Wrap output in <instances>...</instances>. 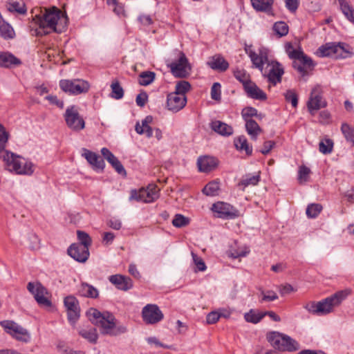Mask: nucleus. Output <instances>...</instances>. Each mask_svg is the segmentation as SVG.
I'll return each mask as SVG.
<instances>
[{"mask_svg": "<svg viewBox=\"0 0 354 354\" xmlns=\"http://www.w3.org/2000/svg\"><path fill=\"white\" fill-rule=\"evenodd\" d=\"M82 156L86 159L88 162L92 166L93 169L98 171H102L104 168V161L102 158L88 149H84Z\"/></svg>", "mask_w": 354, "mask_h": 354, "instance_id": "obj_24", "label": "nucleus"}, {"mask_svg": "<svg viewBox=\"0 0 354 354\" xmlns=\"http://www.w3.org/2000/svg\"><path fill=\"white\" fill-rule=\"evenodd\" d=\"M109 281L120 290L127 291L132 288L133 281L127 276L122 274H113L109 277Z\"/></svg>", "mask_w": 354, "mask_h": 354, "instance_id": "obj_22", "label": "nucleus"}, {"mask_svg": "<svg viewBox=\"0 0 354 354\" xmlns=\"http://www.w3.org/2000/svg\"><path fill=\"white\" fill-rule=\"evenodd\" d=\"M310 172V170L308 167L303 165L299 167V177L298 179L300 183L304 182H306L308 180V175Z\"/></svg>", "mask_w": 354, "mask_h": 354, "instance_id": "obj_55", "label": "nucleus"}, {"mask_svg": "<svg viewBox=\"0 0 354 354\" xmlns=\"http://www.w3.org/2000/svg\"><path fill=\"white\" fill-rule=\"evenodd\" d=\"M275 146V142L272 140H268L263 143V148L260 150V152L266 155L270 153L272 148Z\"/></svg>", "mask_w": 354, "mask_h": 354, "instance_id": "obj_63", "label": "nucleus"}, {"mask_svg": "<svg viewBox=\"0 0 354 354\" xmlns=\"http://www.w3.org/2000/svg\"><path fill=\"white\" fill-rule=\"evenodd\" d=\"M111 87V97L114 99L119 100L124 96V90L118 81L113 82Z\"/></svg>", "mask_w": 354, "mask_h": 354, "instance_id": "obj_47", "label": "nucleus"}, {"mask_svg": "<svg viewBox=\"0 0 354 354\" xmlns=\"http://www.w3.org/2000/svg\"><path fill=\"white\" fill-rule=\"evenodd\" d=\"M285 51L289 58L293 60V68L303 77L308 75V70H313L315 64L312 59L305 55L300 47L295 49L292 43L287 42L285 44Z\"/></svg>", "mask_w": 354, "mask_h": 354, "instance_id": "obj_4", "label": "nucleus"}, {"mask_svg": "<svg viewBox=\"0 0 354 354\" xmlns=\"http://www.w3.org/2000/svg\"><path fill=\"white\" fill-rule=\"evenodd\" d=\"M28 290L34 296L39 305L50 307L51 301L46 297L48 294L46 288L39 282H29L27 285Z\"/></svg>", "mask_w": 354, "mask_h": 354, "instance_id": "obj_14", "label": "nucleus"}, {"mask_svg": "<svg viewBox=\"0 0 354 354\" xmlns=\"http://www.w3.org/2000/svg\"><path fill=\"white\" fill-rule=\"evenodd\" d=\"M250 58L254 66L261 71H263L264 69V64H268V63L270 62L268 60V50L265 48H260L258 53L254 52V55H252Z\"/></svg>", "mask_w": 354, "mask_h": 354, "instance_id": "obj_23", "label": "nucleus"}, {"mask_svg": "<svg viewBox=\"0 0 354 354\" xmlns=\"http://www.w3.org/2000/svg\"><path fill=\"white\" fill-rule=\"evenodd\" d=\"M222 316L226 317L225 315L218 313L217 311H212L207 314L206 317V322L208 324H213L216 323L219 318Z\"/></svg>", "mask_w": 354, "mask_h": 354, "instance_id": "obj_56", "label": "nucleus"}, {"mask_svg": "<svg viewBox=\"0 0 354 354\" xmlns=\"http://www.w3.org/2000/svg\"><path fill=\"white\" fill-rule=\"evenodd\" d=\"M333 142L331 139L326 138L319 144V150L323 154H329L333 151Z\"/></svg>", "mask_w": 354, "mask_h": 354, "instance_id": "obj_44", "label": "nucleus"}, {"mask_svg": "<svg viewBox=\"0 0 354 354\" xmlns=\"http://www.w3.org/2000/svg\"><path fill=\"white\" fill-rule=\"evenodd\" d=\"M266 337L272 346L279 351L292 352L299 348L298 342L287 335L272 331L267 334Z\"/></svg>", "mask_w": 354, "mask_h": 354, "instance_id": "obj_5", "label": "nucleus"}, {"mask_svg": "<svg viewBox=\"0 0 354 354\" xmlns=\"http://www.w3.org/2000/svg\"><path fill=\"white\" fill-rule=\"evenodd\" d=\"M142 319L147 324H155L160 322L164 315L156 304H147L142 310Z\"/></svg>", "mask_w": 354, "mask_h": 354, "instance_id": "obj_15", "label": "nucleus"}, {"mask_svg": "<svg viewBox=\"0 0 354 354\" xmlns=\"http://www.w3.org/2000/svg\"><path fill=\"white\" fill-rule=\"evenodd\" d=\"M185 95H179L175 92L169 93L167 98V106L169 110L177 112L182 109L186 104Z\"/></svg>", "mask_w": 354, "mask_h": 354, "instance_id": "obj_20", "label": "nucleus"}, {"mask_svg": "<svg viewBox=\"0 0 354 354\" xmlns=\"http://www.w3.org/2000/svg\"><path fill=\"white\" fill-rule=\"evenodd\" d=\"M0 153V160L8 171L19 175H31L34 172L32 163L24 158L6 149Z\"/></svg>", "mask_w": 354, "mask_h": 354, "instance_id": "obj_3", "label": "nucleus"}, {"mask_svg": "<svg viewBox=\"0 0 354 354\" xmlns=\"http://www.w3.org/2000/svg\"><path fill=\"white\" fill-rule=\"evenodd\" d=\"M153 118L151 115H147L142 121V125L138 122L136 124V131L138 134H146L147 138L153 136V130L149 126V124L152 122Z\"/></svg>", "mask_w": 354, "mask_h": 354, "instance_id": "obj_30", "label": "nucleus"}, {"mask_svg": "<svg viewBox=\"0 0 354 354\" xmlns=\"http://www.w3.org/2000/svg\"><path fill=\"white\" fill-rule=\"evenodd\" d=\"M261 72L264 77H267L268 81L270 84L275 86L277 83L281 82L284 70L279 62L277 61H271L268 63L263 71Z\"/></svg>", "mask_w": 354, "mask_h": 354, "instance_id": "obj_11", "label": "nucleus"}, {"mask_svg": "<svg viewBox=\"0 0 354 354\" xmlns=\"http://www.w3.org/2000/svg\"><path fill=\"white\" fill-rule=\"evenodd\" d=\"M221 84L218 82L213 84L211 88V97L214 100H221Z\"/></svg>", "mask_w": 354, "mask_h": 354, "instance_id": "obj_57", "label": "nucleus"}, {"mask_svg": "<svg viewBox=\"0 0 354 354\" xmlns=\"http://www.w3.org/2000/svg\"><path fill=\"white\" fill-rule=\"evenodd\" d=\"M346 47H348V45L344 43H326L318 48L317 53L322 57L346 58L350 55L351 53Z\"/></svg>", "mask_w": 354, "mask_h": 354, "instance_id": "obj_7", "label": "nucleus"}, {"mask_svg": "<svg viewBox=\"0 0 354 354\" xmlns=\"http://www.w3.org/2000/svg\"><path fill=\"white\" fill-rule=\"evenodd\" d=\"M86 315L92 324L100 327L103 335L117 336L127 332L126 326L118 324L115 317L109 312L102 313L92 308L87 311Z\"/></svg>", "mask_w": 354, "mask_h": 354, "instance_id": "obj_2", "label": "nucleus"}, {"mask_svg": "<svg viewBox=\"0 0 354 354\" xmlns=\"http://www.w3.org/2000/svg\"><path fill=\"white\" fill-rule=\"evenodd\" d=\"M210 127L214 131L223 136H229L233 133V128L220 120L212 121L210 123Z\"/></svg>", "mask_w": 354, "mask_h": 354, "instance_id": "obj_29", "label": "nucleus"}, {"mask_svg": "<svg viewBox=\"0 0 354 354\" xmlns=\"http://www.w3.org/2000/svg\"><path fill=\"white\" fill-rule=\"evenodd\" d=\"M32 25L30 26L32 35L41 37L50 34L52 32L61 33L64 32L68 25L66 14L55 6L44 8L41 15H36L33 19Z\"/></svg>", "mask_w": 354, "mask_h": 354, "instance_id": "obj_1", "label": "nucleus"}, {"mask_svg": "<svg viewBox=\"0 0 354 354\" xmlns=\"http://www.w3.org/2000/svg\"><path fill=\"white\" fill-rule=\"evenodd\" d=\"M260 180L259 173L257 175H245L241 181L238 183V187L243 190L246 187L249 185H257Z\"/></svg>", "mask_w": 354, "mask_h": 354, "instance_id": "obj_35", "label": "nucleus"}, {"mask_svg": "<svg viewBox=\"0 0 354 354\" xmlns=\"http://www.w3.org/2000/svg\"><path fill=\"white\" fill-rule=\"evenodd\" d=\"M241 115H242L243 119L244 120H252L251 118L252 117H253V116L258 117V116L261 115H258V111L255 108L251 107V106H248V107L243 109V110L241 111Z\"/></svg>", "mask_w": 354, "mask_h": 354, "instance_id": "obj_52", "label": "nucleus"}, {"mask_svg": "<svg viewBox=\"0 0 354 354\" xmlns=\"http://www.w3.org/2000/svg\"><path fill=\"white\" fill-rule=\"evenodd\" d=\"M286 101L290 102L294 108H296L298 104V96L294 90H288L284 93Z\"/></svg>", "mask_w": 354, "mask_h": 354, "instance_id": "obj_50", "label": "nucleus"}, {"mask_svg": "<svg viewBox=\"0 0 354 354\" xmlns=\"http://www.w3.org/2000/svg\"><path fill=\"white\" fill-rule=\"evenodd\" d=\"M193 260L199 271H205L206 270V266L204 261L196 254L192 253Z\"/></svg>", "mask_w": 354, "mask_h": 354, "instance_id": "obj_61", "label": "nucleus"}, {"mask_svg": "<svg viewBox=\"0 0 354 354\" xmlns=\"http://www.w3.org/2000/svg\"><path fill=\"white\" fill-rule=\"evenodd\" d=\"M351 294V290L347 288L339 290L319 301L317 310L319 311L320 315H327L332 312L335 307L338 306Z\"/></svg>", "mask_w": 354, "mask_h": 354, "instance_id": "obj_6", "label": "nucleus"}, {"mask_svg": "<svg viewBox=\"0 0 354 354\" xmlns=\"http://www.w3.org/2000/svg\"><path fill=\"white\" fill-rule=\"evenodd\" d=\"M67 252L69 256L78 262H85L89 257L88 248L82 245L73 243L68 248Z\"/></svg>", "mask_w": 354, "mask_h": 354, "instance_id": "obj_19", "label": "nucleus"}, {"mask_svg": "<svg viewBox=\"0 0 354 354\" xmlns=\"http://www.w3.org/2000/svg\"><path fill=\"white\" fill-rule=\"evenodd\" d=\"M304 308L310 313L320 315L319 311L317 310L318 302L309 301L304 306Z\"/></svg>", "mask_w": 354, "mask_h": 354, "instance_id": "obj_58", "label": "nucleus"}, {"mask_svg": "<svg viewBox=\"0 0 354 354\" xmlns=\"http://www.w3.org/2000/svg\"><path fill=\"white\" fill-rule=\"evenodd\" d=\"M326 106V102L323 100L321 95V89L319 86L313 88L309 100L307 102V106L310 113L314 114L315 111Z\"/></svg>", "mask_w": 354, "mask_h": 354, "instance_id": "obj_17", "label": "nucleus"}, {"mask_svg": "<svg viewBox=\"0 0 354 354\" xmlns=\"http://www.w3.org/2000/svg\"><path fill=\"white\" fill-rule=\"evenodd\" d=\"M81 296L95 299L99 295V292L94 286L87 283H82L79 289Z\"/></svg>", "mask_w": 354, "mask_h": 354, "instance_id": "obj_32", "label": "nucleus"}, {"mask_svg": "<svg viewBox=\"0 0 354 354\" xmlns=\"http://www.w3.org/2000/svg\"><path fill=\"white\" fill-rule=\"evenodd\" d=\"M108 162L112 165V167L119 174L126 175V170L124 169L120 161L115 156H114L113 158L109 160Z\"/></svg>", "mask_w": 354, "mask_h": 354, "instance_id": "obj_54", "label": "nucleus"}, {"mask_svg": "<svg viewBox=\"0 0 354 354\" xmlns=\"http://www.w3.org/2000/svg\"><path fill=\"white\" fill-rule=\"evenodd\" d=\"M236 149L238 151H244L248 156H251L252 153V147L250 146L247 138L244 136H240L236 138L234 140Z\"/></svg>", "mask_w": 354, "mask_h": 354, "instance_id": "obj_31", "label": "nucleus"}, {"mask_svg": "<svg viewBox=\"0 0 354 354\" xmlns=\"http://www.w3.org/2000/svg\"><path fill=\"white\" fill-rule=\"evenodd\" d=\"M156 77V73L152 71L142 72L138 76V82L142 86H147L151 84Z\"/></svg>", "mask_w": 354, "mask_h": 354, "instance_id": "obj_39", "label": "nucleus"}, {"mask_svg": "<svg viewBox=\"0 0 354 354\" xmlns=\"http://www.w3.org/2000/svg\"><path fill=\"white\" fill-rule=\"evenodd\" d=\"M148 100V95L146 92H142L136 96V102L138 106L142 107L145 105Z\"/></svg>", "mask_w": 354, "mask_h": 354, "instance_id": "obj_62", "label": "nucleus"}, {"mask_svg": "<svg viewBox=\"0 0 354 354\" xmlns=\"http://www.w3.org/2000/svg\"><path fill=\"white\" fill-rule=\"evenodd\" d=\"M77 234L80 241V243L77 244L82 245L89 249V246L91 245V239L89 235L83 231H77Z\"/></svg>", "mask_w": 354, "mask_h": 354, "instance_id": "obj_51", "label": "nucleus"}, {"mask_svg": "<svg viewBox=\"0 0 354 354\" xmlns=\"http://www.w3.org/2000/svg\"><path fill=\"white\" fill-rule=\"evenodd\" d=\"M66 125L74 131H80L84 129L85 122L82 116L78 112L77 108L70 106L66 109L64 115Z\"/></svg>", "mask_w": 354, "mask_h": 354, "instance_id": "obj_9", "label": "nucleus"}, {"mask_svg": "<svg viewBox=\"0 0 354 354\" xmlns=\"http://www.w3.org/2000/svg\"><path fill=\"white\" fill-rule=\"evenodd\" d=\"M7 9L10 12H17L19 14H24L26 12L24 4L16 1L9 3L7 6Z\"/></svg>", "mask_w": 354, "mask_h": 354, "instance_id": "obj_53", "label": "nucleus"}, {"mask_svg": "<svg viewBox=\"0 0 354 354\" xmlns=\"http://www.w3.org/2000/svg\"><path fill=\"white\" fill-rule=\"evenodd\" d=\"M254 10L273 15L272 6L274 0H250Z\"/></svg>", "mask_w": 354, "mask_h": 354, "instance_id": "obj_28", "label": "nucleus"}, {"mask_svg": "<svg viewBox=\"0 0 354 354\" xmlns=\"http://www.w3.org/2000/svg\"><path fill=\"white\" fill-rule=\"evenodd\" d=\"M212 209L213 212L218 213V216L221 218H233L238 216V211L226 203L218 202L214 203Z\"/></svg>", "mask_w": 354, "mask_h": 354, "instance_id": "obj_18", "label": "nucleus"}, {"mask_svg": "<svg viewBox=\"0 0 354 354\" xmlns=\"http://www.w3.org/2000/svg\"><path fill=\"white\" fill-rule=\"evenodd\" d=\"M244 91H245L248 97L250 98L263 101L267 99V95L266 93L253 82H251L248 85L245 86Z\"/></svg>", "mask_w": 354, "mask_h": 354, "instance_id": "obj_27", "label": "nucleus"}, {"mask_svg": "<svg viewBox=\"0 0 354 354\" xmlns=\"http://www.w3.org/2000/svg\"><path fill=\"white\" fill-rule=\"evenodd\" d=\"M157 187L155 185H150L147 188H141L138 191L131 190L129 200L142 201L144 203H151L158 198Z\"/></svg>", "mask_w": 354, "mask_h": 354, "instance_id": "obj_12", "label": "nucleus"}, {"mask_svg": "<svg viewBox=\"0 0 354 354\" xmlns=\"http://www.w3.org/2000/svg\"><path fill=\"white\" fill-rule=\"evenodd\" d=\"M0 325L7 333L17 340L26 343L30 342V333L26 328H23L17 323L11 320H4L0 322Z\"/></svg>", "mask_w": 354, "mask_h": 354, "instance_id": "obj_8", "label": "nucleus"}, {"mask_svg": "<svg viewBox=\"0 0 354 354\" xmlns=\"http://www.w3.org/2000/svg\"><path fill=\"white\" fill-rule=\"evenodd\" d=\"M322 210V206L318 203H312L308 205L306 208V214L309 218L317 217Z\"/></svg>", "mask_w": 354, "mask_h": 354, "instance_id": "obj_45", "label": "nucleus"}, {"mask_svg": "<svg viewBox=\"0 0 354 354\" xmlns=\"http://www.w3.org/2000/svg\"><path fill=\"white\" fill-rule=\"evenodd\" d=\"M59 87L65 93L71 95H79L86 93L89 90V84L84 80H62L59 81Z\"/></svg>", "mask_w": 354, "mask_h": 354, "instance_id": "obj_10", "label": "nucleus"}, {"mask_svg": "<svg viewBox=\"0 0 354 354\" xmlns=\"http://www.w3.org/2000/svg\"><path fill=\"white\" fill-rule=\"evenodd\" d=\"M234 75L237 80L242 83L243 88L252 82L250 75L243 70H236L234 72Z\"/></svg>", "mask_w": 354, "mask_h": 354, "instance_id": "obj_42", "label": "nucleus"}, {"mask_svg": "<svg viewBox=\"0 0 354 354\" xmlns=\"http://www.w3.org/2000/svg\"><path fill=\"white\" fill-rule=\"evenodd\" d=\"M207 65L213 70L225 72L229 68L228 62L221 54H216L209 58Z\"/></svg>", "mask_w": 354, "mask_h": 354, "instance_id": "obj_26", "label": "nucleus"}, {"mask_svg": "<svg viewBox=\"0 0 354 354\" xmlns=\"http://www.w3.org/2000/svg\"><path fill=\"white\" fill-rule=\"evenodd\" d=\"M178 60L167 64L170 68L172 74L176 77H186L188 75L187 68L190 69L188 66V60L184 53L182 51H176Z\"/></svg>", "mask_w": 354, "mask_h": 354, "instance_id": "obj_13", "label": "nucleus"}, {"mask_svg": "<svg viewBox=\"0 0 354 354\" xmlns=\"http://www.w3.org/2000/svg\"><path fill=\"white\" fill-rule=\"evenodd\" d=\"M218 165V160L216 158L210 156H203L198 157L197 166L201 172L208 173L214 170Z\"/></svg>", "mask_w": 354, "mask_h": 354, "instance_id": "obj_21", "label": "nucleus"}, {"mask_svg": "<svg viewBox=\"0 0 354 354\" xmlns=\"http://www.w3.org/2000/svg\"><path fill=\"white\" fill-rule=\"evenodd\" d=\"M45 99L51 104L55 105L60 109L64 108V102L62 100H59L56 95H49L46 96Z\"/></svg>", "mask_w": 354, "mask_h": 354, "instance_id": "obj_60", "label": "nucleus"}, {"mask_svg": "<svg viewBox=\"0 0 354 354\" xmlns=\"http://www.w3.org/2000/svg\"><path fill=\"white\" fill-rule=\"evenodd\" d=\"M244 121L245 122V128L248 133L252 139L256 140L257 136L261 131L259 125L254 120H247Z\"/></svg>", "mask_w": 354, "mask_h": 354, "instance_id": "obj_36", "label": "nucleus"}, {"mask_svg": "<svg viewBox=\"0 0 354 354\" xmlns=\"http://www.w3.org/2000/svg\"><path fill=\"white\" fill-rule=\"evenodd\" d=\"M286 8L291 12H295L299 6V0H283Z\"/></svg>", "mask_w": 354, "mask_h": 354, "instance_id": "obj_59", "label": "nucleus"}, {"mask_svg": "<svg viewBox=\"0 0 354 354\" xmlns=\"http://www.w3.org/2000/svg\"><path fill=\"white\" fill-rule=\"evenodd\" d=\"M266 313H257L255 310L251 309L248 313L244 315V318L248 322L252 324L259 323L264 317Z\"/></svg>", "mask_w": 354, "mask_h": 354, "instance_id": "obj_40", "label": "nucleus"}, {"mask_svg": "<svg viewBox=\"0 0 354 354\" xmlns=\"http://www.w3.org/2000/svg\"><path fill=\"white\" fill-rule=\"evenodd\" d=\"M340 8L346 19L354 24V9L345 0H339Z\"/></svg>", "mask_w": 354, "mask_h": 354, "instance_id": "obj_37", "label": "nucleus"}, {"mask_svg": "<svg viewBox=\"0 0 354 354\" xmlns=\"http://www.w3.org/2000/svg\"><path fill=\"white\" fill-rule=\"evenodd\" d=\"M341 131L345 139L351 142L354 145V129L347 123H343L341 127Z\"/></svg>", "mask_w": 354, "mask_h": 354, "instance_id": "obj_43", "label": "nucleus"}, {"mask_svg": "<svg viewBox=\"0 0 354 354\" xmlns=\"http://www.w3.org/2000/svg\"><path fill=\"white\" fill-rule=\"evenodd\" d=\"M219 190V185L216 181H211L203 189V193L207 196H216Z\"/></svg>", "mask_w": 354, "mask_h": 354, "instance_id": "obj_41", "label": "nucleus"}, {"mask_svg": "<svg viewBox=\"0 0 354 354\" xmlns=\"http://www.w3.org/2000/svg\"><path fill=\"white\" fill-rule=\"evenodd\" d=\"M189 223V218L180 214H176L172 221L173 225L176 227H183L187 226Z\"/></svg>", "mask_w": 354, "mask_h": 354, "instance_id": "obj_49", "label": "nucleus"}, {"mask_svg": "<svg viewBox=\"0 0 354 354\" xmlns=\"http://www.w3.org/2000/svg\"><path fill=\"white\" fill-rule=\"evenodd\" d=\"M259 290L260 295L262 297L260 301L261 302L272 301L278 299L277 294L272 290H264L262 288H260Z\"/></svg>", "mask_w": 354, "mask_h": 354, "instance_id": "obj_46", "label": "nucleus"}, {"mask_svg": "<svg viewBox=\"0 0 354 354\" xmlns=\"http://www.w3.org/2000/svg\"><path fill=\"white\" fill-rule=\"evenodd\" d=\"M0 37L4 39H12L15 37L13 28L3 19L0 21Z\"/></svg>", "mask_w": 354, "mask_h": 354, "instance_id": "obj_34", "label": "nucleus"}, {"mask_svg": "<svg viewBox=\"0 0 354 354\" xmlns=\"http://www.w3.org/2000/svg\"><path fill=\"white\" fill-rule=\"evenodd\" d=\"M21 64V61L8 51H0V67L10 68Z\"/></svg>", "mask_w": 354, "mask_h": 354, "instance_id": "obj_25", "label": "nucleus"}, {"mask_svg": "<svg viewBox=\"0 0 354 354\" xmlns=\"http://www.w3.org/2000/svg\"><path fill=\"white\" fill-rule=\"evenodd\" d=\"M249 252L250 250L246 248L241 250H234L231 252L230 257L234 259L245 257L249 253Z\"/></svg>", "mask_w": 354, "mask_h": 354, "instance_id": "obj_64", "label": "nucleus"}, {"mask_svg": "<svg viewBox=\"0 0 354 354\" xmlns=\"http://www.w3.org/2000/svg\"><path fill=\"white\" fill-rule=\"evenodd\" d=\"M78 333L80 336H82L83 338L88 340L91 343L95 344L97 342L98 335L97 333V330L95 328H81L79 329Z\"/></svg>", "mask_w": 354, "mask_h": 354, "instance_id": "obj_33", "label": "nucleus"}, {"mask_svg": "<svg viewBox=\"0 0 354 354\" xmlns=\"http://www.w3.org/2000/svg\"><path fill=\"white\" fill-rule=\"evenodd\" d=\"M272 30L278 37H282L288 35L289 27L286 22L279 21L274 24Z\"/></svg>", "mask_w": 354, "mask_h": 354, "instance_id": "obj_38", "label": "nucleus"}, {"mask_svg": "<svg viewBox=\"0 0 354 354\" xmlns=\"http://www.w3.org/2000/svg\"><path fill=\"white\" fill-rule=\"evenodd\" d=\"M64 303L67 310L68 320L72 325H75L80 316L79 301L74 296L69 295L64 298Z\"/></svg>", "mask_w": 354, "mask_h": 354, "instance_id": "obj_16", "label": "nucleus"}, {"mask_svg": "<svg viewBox=\"0 0 354 354\" xmlns=\"http://www.w3.org/2000/svg\"><path fill=\"white\" fill-rule=\"evenodd\" d=\"M190 88L191 84L188 82L181 80L176 83L175 93L181 95H185V93L188 92Z\"/></svg>", "mask_w": 354, "mask_h": 354, "instance_id": "obj_48", "label": "nucleus"}]
</instances>
